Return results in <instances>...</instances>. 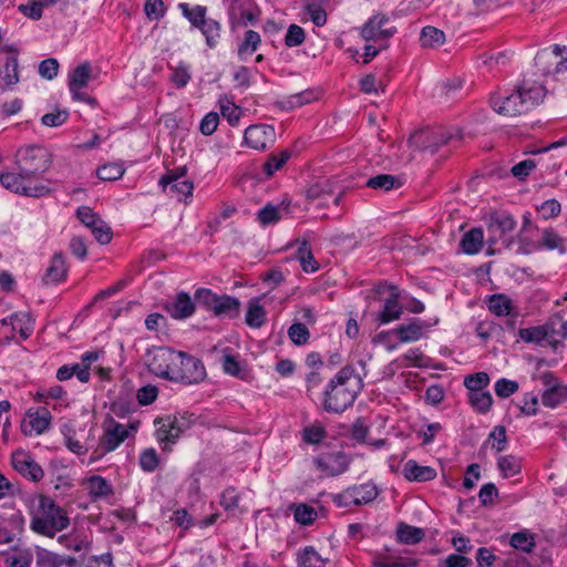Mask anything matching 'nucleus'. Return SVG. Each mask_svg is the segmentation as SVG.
Returning <instances> with one entry per match:
<instances>
[{"label": "nucleus", "mask_w": 567, "mask_h": 567, "mask_svg": "<svg viewBox=\"0 0 567 567\" xmlns=\"http://www.w3.org/2000/svg\"><path fill=\"white\" fill-rule=\"evenodd\" d=\"M14 164V172H0V184L6 189L34 198L51 193L49 182L42 178L52 164V155L45 147L28 145L19 148Z\"/></svg>", "instance_id": "f257e3e1"}, {"label": "nucleus", "mask_w": 567, "mask_h": 567, "mask_svg": "<svg viewBox=\"0 0 567 567\" xmlns=\"http://www.w3.org/2000/svg\"><path fill=\"white\" fill-rule=\"evenodd\" d=\"M76 216L83 225L91 229L97 243L106 245L112 240L111 227L89 206L79 207Z\"/></svg>", "instance_id": "9d476101"}, {"label": "nucleus", "mask_w": 567, "mask_h": 567, "mask_svg": "<svg viewBox=\"0 0 567 567\" xmlns=\"http://www.w3.org/2000/svg\"><path fill=\"white\" fill-rule=\"evenodd\" d=\"M125 173V168L121 163H110L97 168L96 175L102 181H117Z\"/></svg>", "instance_id": "3c124183"}, {"label": "nucleus", "mask_w": 567, "mask_h": 567, "mask_svg": "<svg viewBox=\"0 0 567 567\" xmlns=\"http://www.w3.org/2000/svg\"><path fill=\"white\" fill-rule=\"evenodd\" d=\"M497 466L504 477L517 475L522 470L520 458L515 455H504L497 461Z\"/></svg>", "instance_id": "de8ad7c7"}, {"label": "nucleus", "mask_w": 567, "mask_h": 567, "mask_svg": "<svg viewBox=\"0 0 567 567\" xmlns=\"http://www.w3.org/2000/svg\"><path fill=\"white\" fill-rule=\"evenodd\" d=\"M92 66L90 62L79 64L69 75V91L75 101L84 102L91 106H95L97 101L95 97L83 93L82 90L87 86L91 80Z\"/></svg>", "instance_id": "1a4fd4ad"}, {"label": "nucleus", "mask_w": 567, "mask_h": 567, "mask_svg": "<svg viewBox=\"0 0 567 567\" xmlns=\"http://www.w3.org/2000/svg\"><path fill=\"white\" fill-rule=\"evenodd\" d=\"M379 492L375 485L361 484L359 486H352L343 491L341 494L334 497V501L339 505L349 506L368 504L374 501Z\"/></svg>", "instance_id": "dca6fc26"}, {"label": "nucleus", "mask_w": 567, "mask_h": 567, "mask_svg": "<svg viewBox=\"0 0 567 567\" xmlns=\"http://www.w3.org/2000/svg\"><path fill=\"white\" fill-rule=\"evenodd\" d=\"M290 152L285 150L279 154L269 155L268 159L262 166V171L267 177H271L277 171H279L290 158Z\"/></svg>", "instance_id": "8fccbe9b"}, {"label": "nucleus", "mask_w": 567, "mask_h": 567, "mask_svg": "<svg viewBox=\"0 0 567 567\" xmlns=\"http://www.w3.org/2000/svg\"><path fill=\"white\" fill-rule=\"evenodd\" d=\"M69 267L62 252H55L48 266L42 281L44 285H59L66 280Z\"/></svg>", "instance_id": "393cba45"}, {"label": "nucleus", "mask_w": 567, "mask_h": 567, "mask_svg": "<svg viewBox=\"0 0 567 567\" xmlns=\"http://www.w3.org/2000/svg\"><path fill=\"white\" fill-rule=\"evenodd\" d=\"M404 477L410 482H427L436 477V471L426 465H420L414 460H409L403 468Z\"/></svg>", "instance_id": "c756f323"}, {"label": "nucleus", "mask_w": 567, "mask_h": 567, "mask_svg": "<svg viewBox=\"0 0 567 567\" xmlns=\"http://www.w3.org/2000/svg\"><path fill=\"white\" fill-rule=\"evenodd\" d=\"M389 22V18L384 14H375L371 17L360 30L361 38L369 41H384L386 42L396 32L395 28L385 29L384 25ZM386 48V43L382 45Z\"/></svg>", "instance_id": "ddd939ff"}, {"label": "nucleus", "mask_w": 567, "mask_h": 567, "mask_svg": "<svg viewBox=\"0 0 567 567\" xmlns=\"http://www.w3.org/2000/svg\"><path fill=\"white\" fill-rule=\"evenodd\" d=\"M172 82L176 87L181 89L187 85L190 80L189 66L185 63L178 64L171 75Z\"/></svg>", "instance_id": "774afa93"}, {"label": "nucleus", "mask_w": 567, "mask_h": 567, "mask_svg": "<svg viewBox=\"0 0 567 567\" xmlns=\"http://www.w3.org/2000/svg\"><path fill=\"white\" fill-rule=\"evenodd\" d=\"M536 386H542L543 390H567L566 386H561L558 378L551 372H542L534 375Z\"/></svg>", "instance_id": "4d7b16f0"}, {"label": "nucleus", "mask_w": 567, "mask_h": 567, "mask_svg": "<svg viewBox=\"0 0 567 567\" xmlns=\"http://www.w3.org/2000/svg\"><path fill=\"white\" fill-rule=\"evenodd\" d=\"M431 327V324L426 323L421 319H413L408 324L398 326L393 332H395L399 337V340L402 343H409L420 340L424 332Z\"/></svg>", "instance_id": "a878e982"}, {"label": "nucleus", "mask_w": 567, "mask_h": 567, "mask_svg": "<svg viewBox=\"0 0 567 567\" xmlns=\"http://www.w3.org/2000/svg\"><path fill=\"white\" fill-rule=\"evenodd\" d=\"M396 537L402 544L414 545L423 540L425 533L420 527L400 523L396 528Z\"/></svg>", "instance_id": "f704fd0d"}, {"label": "nucleus", "mask_w": 567, "mask_h": 567, "mask_svg": "<svg viewBox=\"0 0 567 567\" xmlns=\"http://www.w3.org/2000/svg\"><path fill=\"white\" fill-rule=\"evenodd\" d=\"M1 326H11L13 332H18L21 340H27L33 333L34 319L29 312H14L0 321Z\"/></svg>", "instance_id": "5701e85b"}, {"label": "nucleus", "mask_w": 567, "mask_h": 567, "mask_svg": "<svg viewBox=\"0 0 567 567\" xmlns=\"http://www.w3.org/2000/svg\"><path fill=\"white\" fill-rule=\"evenodd\" d=\"M351 379L355 381L357 386H362V379L351 365L343 367L337 375L330 380L329 386L334 390L337 386L346 385Z\"/></svg>", "instance_id": "49530a36"}, {"label": "nucleus", "mask_w": 567, "mask_h": 567, "mask_svg": "<svg viewBox=\"0 0 567 567\" xmlns=\"http://www.w3.org/2000/svg\"><path fill=\"white\" fill-rule=\"evenodd\" d=\"M545 95L546 89L542 83L525 79L511 93H492L489 105L499 115L517 116L539 105Z\"/></svg>", "instance_id": "f03ea898"}, {"label": "nucleus", "mask_w": 567, "mask_h": 567, "mask_svg": "<svg viewBox=\"0 0 567 567\" xmlns=\"http://www.w3.org/2000/svg\"><path fill=\"white\" fill-rule=\"evenodd\" d=\"M193 414L167 415L155 420L156 439L164 450L175 444L181 435L193 424Z\"/></svg>", "instance_id": "423d86ee"}, {"label": "nucleus", "mask_w": 567, "mask_h": 567, "mask_svg": "<svg viewBox=\"0 0 567 567\" xmlns=\"http://www.w3.org/2000/svg\"><path fill=\"white\" fill-rule=\"evenodd\" d=\"M178 357L179 351L166 347H156L147 350L145 362L153 374L163 378L164 374H167L169 364H174Z\"/></svg>", "instance_id": "9b49d317"}, {"label": "nucleus", "mask_w": 567, "mask_h": 567, "mask_svg": "<svg viewBox=\"0 0 567 567\" xmlns=\"http://www.w3.org/2000/svg\"><path fill=\"white\" fill-rule=\"evenodd\" d=\"M195 300L216 317L235 319L240 313V301L229 295H217L207 288L195 291Z\"/></svg>", "instance_id": "20e7f679"}, {"label": "nucleus", "mask_w": 567, "mask_h": 567, "mask_svg": "<svg viewBox=\"0 0 567 567\" xmlns=\"http://www.w3.org/2000/svg\"><path fill=\"white\" fill-rule=\"evenodd\" d=\"M484 241V233L480 227L472 228L464 234L461 240L462 250L467 255L477 254Z\"/></svg>", "instance_id": "2f4dec72"}, {"label": "nucleus", "mask_w": 567, "mask_h": 567, "mask_svg": "<svg viewBox=\"0 0 567 567\" xmlns=\"http://www.w3.org/2000/svg\"><path fill=\"white\" fill-rule=\"evenodd\" d=\"M316 99L312 91H302L296 94H291L281 101L277 102V105L285 111H291L297 107H301Z\"/></svg>", "instance_id": "4c0bfd02"}, {"label": "nucleus", "mask_w": 567, "mask_h": 567, "mask_svg": "<svg viewBox=\"0 0 567 567\" xmlns=\"http://www.w3.org/2000/svg\"><path fill=\"white\" fill-rule=\"evenodd\" d=\"M266 310L259 299L249 300L245 322L250 328H260L266 322Z\"/></svg>", "instance_id": "c9c22d12"}, {"label": "nucleus", "mask_w": 567, "mask_h": 567, "mask_svg": "<svg viewBox=\"0 0 567 567\" xmlns=\"http://www.w3.org/2000/svg\"><path fill=\"white\" fill-rule=\"evenodd\" d=\"M492 442L491 447L496 452H502L507 447L506 429L503 425L495 426L488 435L487 442Z\"/></svg>", "instance_id": "e2e57ef3"}, {"label": "nucleus", "mask_w": 567, "mask_h": 567, "mask_svg": "<svg viewBox=\"0 0 567 567\" xmlns=\"http://www.w3.org/2000/svg\"><path fill=\"white\" fill-rule=\"evenodd\" d=\"M159 186L171 196H175L179 202L186 200L193 196L194 184L190 179L179 181L176 173H167L158 181Z\"/></svg>", "instance_id": "f3484780"}, {"label": "nucleus", "mask_w": 567, "mask_h": 567, "mask_svg": "<svg viewBox=\"0 0 567 567\" xmlns=\"http://www.w3.org/2000/svg\"><path fill=\"white\" fill-rule=\"evenodd\" d=\"M179 370L175 371L174 382L183 385L198 384L206 378V370L203 362L184 352L183 363L178 365Z\"/></svg>", "instance_id": "f8f14e48"}, {"label": "nucleus", "mask_w": 567, "mask_h": 567, "mask_svg": "<svg viewBox=\"0 0 567 567\" xmlns=\"http://www.w3.org/2000/svg\"><path fill=\"white\" fill-rule=\"evenodd\" d=\"M553 333L548 326H536L519 329V338L527 343L543 344Z\"/></svg>", "instance_id": "72a5a7b5"}, {"label": "nucleus", "mask_w": 567, "mask_h": 567, "mask_svg": "<svg viewBox=\"0 0 567 567\" xmlns=\"http://www.w3.org/2000/svg\"><path fill=\"white\" fill-rule=\"evenodd\" d=\"M228 16L230 22H234L239 19L243 21L244 25H248L249 23H255L259 17V10L257 6L252 2V0H231Z\"/></svg>", "instance_id": "aec40b11"}, {"label": "nucleus", "mask_w": 567, "mask_h": 567, "mask_svg": "<svg viewBox=\"0 0 567 567\" xmlns=\"http://www.w3.org/2000/svg\"><path fill=\"white\" fill-rule=\"evenodd\" d=\"M288 337L296 346H302L308 342L310 332L303 323L296 322L289 327Z\"/></svg>", "instance_id": "680f3d73"}, {"label": "nucleus", "mask_w": 567, "mask_h": 567, "mask_svg": "<svg viewBox=\"0 0 567 567\" xmlns=\"http://www.w3.org/2000/svg\"><path fill=\"white\" fill-rule=\"evenodd\" d=\"M298 560L300 567H324V563L320 555L311 546L303 549L299 555Z\"/></svg>", "instance_id": "052dcab7"}, {"label": "nucleus", "mask_w": 567, "mask_h": 567, "mask_svg": "<svg viewBox=\"0 0 567 567\" xmlns=\"http://www.w3.org/2000/svg\"><path fill=\"white\" fill-rule=\"evenodd\" d=\"M258 221L264 225H272L281 219L280 208L278 206L267 204L257 214Z\"/></svg>", "instance_id": "6e6d98bb"}, {"label": "nucleus", "mask_w": 567, "mask_h": 567, "mask_svg": "<svg viewBox=\"0 0 567 567\" xmlns=\"http://www.w3.org/2000/svg\"><path fill=\"white\" fill-rule=\"evenodd\" d=\"M261 44V37L254 30H247L244 34V39L238 47V55L244 59L246 55H251L257 51Z\"/></svg>", "instance_id": "c03bdc74"}, {"label": "nucleus", "mask_w": 567, "mask_h": 567, "mask_svg": "<svg viewBox=\"0 0 567 567\" xmlns=\"http://www.w3.org/2000/svg\"><path fill=\"white\" fill-rule=\"evenodd\" d=\"M305 11L317 27H323L327 23V12L322 6L316 1L307 0Z\"/></svg>", "instance_id": "603ef678"}, {"label": "nucleus", "mask_w": 567, "mask_h": 567, "mask_svg": "<svg viewBox=\"0 0 567 567\" xmlns=\"http://www.w3.org/2000/svg\"><path fill=\"white\" fill-rule=\"evenodd\" d=\"M93 429L89 431L87 439L84 443H82L79 439H75L72 435H65V445L66 447L76 455H84L90 450L93 451L95 446H93L92 442L94 441V436L92 433Z\"/></svg>", "instance_id": "09e8293b"}, {"label": "nucleus", "mask_w": 567, "mask_h": 567, "mask_svg": "<svg viewBox=\"0 0 567 567\" xmlns=\"http://www.w3.org/2000/svg\"><path fill=\"white\" fill-rule=\"evenodd\" d=\"M245 144L254 150L264 151L276 141V132L272 125L254 124L244 133Z\"/></svg>", "instance_id": "4468645a"}, {"label": "nucleus", "mask_w": 567, "mask_h": 567, "mask_svg": "<svg viewBox=\"0 0 567 567\" xmlns=\"http://www.w3.org/2000/svg\"><path fill=\"white\" fill-rule=\"evenodd\" d=\"M140 466L141 468L146 473L154 472L158 464H159V457L155 449L150 447L145 449L140 454Z\"/></svg>", "instance_id": "864d4df0"}, {"label": "nucleus", "mask_w": 567, "mask_h": 567, "mask_svg": "<svg viewBox=\"0 0 567 567\" xmlns=\"http://www.w3.org/2000/svg\"><path fill=\"white\" fill-rule=\"evenodd\" d=\"M50 424V413L48 410L27 411L25 417L21 422V431L24 435L42 434Z\"/></svg>", "instance_id": "412c9836"}, {"label": "nucleus", "mask_w": 567, "mask_h": 567, "mask_svg": "<svg viewBox=\"0 0 567 567\" xmlns=\"http://www.w3.org/2000/svg\"><path fill=\"white\" fill-rule=\"evenodd\" d=\"M144 12L150 20H159L165 16V6L163 0H146Z\"/></svg>", "instance_id": "69168bd1"}, {"label": "nucleus", "mask_w": 567, "mask_h": 567, "mask_svg": "<svg viewBox=\"0 0 567 567\" xmlns=\"http://www.w3.org/2000/svg\"><path fill=\"white\" fill-rule=\"evenodd\" d=\"M165 309L174 319H186L194 313L195 305L187 292L181 291L174 301L166 305Z\"/></svg>", "instance_id": "bb28decb"}, {"label": "nucleus", "mask_w": 567, "mask_h": 567, "mask_svg": "<svg viewBox=\"0 0 567 567\" xmlns=\"http://www.w3.org/2000/svg\"><path fill=\"white\" fill-rule=\"evenodd\" d=\"M198 30L205 37L206 44L214 49L219 42L220 33H221V24L214 19H207Z\"/></svg>", "instance_id": "79ce46f5"}, {"label": "nucleus", "mask_w": 567, "mask_h": 567, "mask_svg": "<svg viewBox=\"0 0 567 567\" xmlns=\"http://www.w3.org/2000/svg\"><path fill=\"white\" fill-rule=\"evenodd\" d=\"M306 40L305 30L298 24H290L285 35V44L288 48L301 45Z\"/></svg>", "instance_id": "0e129e2a"}, {"label": "nucleus", "mask_w": 567, "mask_h": 567, "mask_svg": "<svg viewBox=\"0 0 567 567\" xmlns=\"http://www.w3.org/2000/svg\"><path fill=\"white\" fill-rule=\"evenodd\" d=\"M471 405L481 413L489 410L493 400L489 392H468Z\"/></svg>", "instance_id": "bf43d9fd"}, {"label": "nucleus", "mask_w": 567, "mask_h": 567, "mask_svg": "<svg viewBox=\"0 0 567 567\" xmlns=\"http://www.w3.org/2000/svg\"><path fill=\"white\" fill-rule=\"evenodd\" d=\"M289 508L293 513L295 520L303 526L313 524L318 517L316 508L305 503L291 504Z\"/></svg>", "instance_id": "a19ab883"}, {"label": "nucleus", "mask_w": 567, "mask_h": 567, "mask_svg": "<svg viewBox=\"0 0 567 567\" xmlns=\"http://www.w3.org/2000/svg\"><path fill=\"white\" fill-rule=\"evenodd\" d=\"M355 392H322L319 402L327 412L342 413L353 404Z\"/></svg>", "instance_id": "6ab92c4d"}, {"label": "nucleus", "mask_w": 567, "mask_h": 567, "mask_svg": "<svg viewBox=\"0 0 567 567\" xmlns=\"http://www.w3.org/2000/svg\"><path fill=\"white\" fill-rule=\"evenodd\" d=\"M295 258L300 262L305 272H315L319 268V265L312 255L311 247L306 240L299 245L295 252Z\"/></svg>", "instance_id": "58836bf2"}, {"label": "nucleus", "mask_w": 567, "mask_h": 567, "mask_svg": "<svg viewBox=\"0 0 567 567\" xmlns=\"http://www.w3.org/2000/svg\"><path fill=\"white\" fill-rule=\"evenodd\" d=\"M538 213L544 219L555 218L561 212L560 203L555 199H547L537 207Z\"/></svg>", "instance_id": "338daca9"}, {"label": "nucleus", "mask_w": 567, "mask_h": 567, "mask_svg": "<svg viewBox=\"0 0 567 567\" xmlns=\"http://www.w3.org/2000/svg\"><path fill=\"white\" fill-rule=\"evenodd\" d=\"M318 470L329 476H337L344 473L350 465L351 458L342 451L320 454L315 458Z\"/></svg>", "instance_id": "2eb2a0df"}, {"label": "nucleus", "mask_w": 567, "mask_h": 567, "mask_svg": "<svg viewBox=\"0 0 567 567\" xmlns=\"http://www.w3.org/2000/svg\"><path fill=\"white\" fill-rule=\"evenodd\" d=\"M0 79L4 83V86H0V93H3L7 87L19 82L18 58L16 54L6 59L3 65L0 68Z\"/></svg>", "instance_id": "7c9ffc66"}, {"label": "nucleus", "mask_w": 567, "mask_h": 567, "mask_svg": "<svg viewBox=\"0 0 567 567\" xmlns=\"http://www.w3.org/2000/svg\"><path fill=\"white\" fill-rule=\"evenodd\" d=\"M69 525L70 518L65 511L58 506L51 497L41 495L37 512L31 517L30 528L39 535L53 538Z\"/></svg>", "instance_id": "7ed1b4c3"}, {"label": "nucleus", "mask_w": 567, "mask_h": 567, "mask_svg": "<svg viewBox=\"0 0 567 567\" xmlns=\"http://www.w3.org/2000/svg\"><path fill=\"white\" fill-rule=\"evenodd\" d=\"M105 352L102 349L86 351L81 355V361L72 364H64L56 371V379L59 381H66L73 377L85 383L90 380L91 370L93 364L97 363Z\"/></svg>", "instance_id": "6e6552de"}, {"label": "nucleus", "mask_w": 567, "mask_h": 567, "mask_svg": "<svg viewBox=\"0 0 567 567\" xmlns=\"http://www.w3.org/2000/svg\"><path fill=\"white\" fill-rule=\"evenodd\" d=\"M402 182L399 177L390 175V174H380L373 177H370L365 182V186L372 189H381V190H391L394 188L401 187Z\"/></svg>", "instance_id": "ea45409f"}, {"label": "nucleus", "mask_w": 567, "mask_h": 567, "mask_svg": "<svg viewBox=\"0 0 567 567\" xmlns=\"http://www.w3.org/2000/svg\"><path fill=\"white\" fill-rule=\"evenodd\" d=\"M332 197V202L334 205H339L342 198V193H338L333 196V190L329 181H323L310 185L306 189V198L310 203L318 202V207H326L328 205V199Z\"/></svg>", "instance_id": "4be33fe9"}, {"label": "nucleus", "mask_w": 567, "mask_h": 567, "mask_svg": "<svg viewBox=\"0 0 567 567\" xmlns=\"http://www.w3.org/2000/svg\"><path fill=\"white\" fill-rule=\"evenodd\" d=\"M103 434L92 451L90 462L101 460L107 453L115 451L130 435L125 425L113 419L103 423Z\"/></svg>", "instance_id": "39448f33"}, {"label": "nucleus", "mask_w": 567, "mask_h": 567, "mask_svg": "<svg viewBox=\"0 0 567 567\" xmlns=\"http://www.w3.org/2000/svg\"><path fill=\"white\" fill-rule=\"evenodd\" d=\"M539 249L558 250L560 254L566 252L565 239L558 235L553 228H546L542 233V239L538 243Z\"/></svg>", "instance_id": "e433bc0d"}, {"label": "nucleus", "mask_w": 567, "mask_h": 567, "mask_svg": "<svg viewBox=\"0 0 567 567\" xmlns=\"http://www.w3.org/2000/svg\"><path fill=\"white\" fill-rule=\"evenodd\" d=\"M13 468L23 477L39 482L44 476L42 467L25 452L18 451L12 454Z\"/></svg>", "instance_id": "a211bd4d"}, {"label": "nucleus", "mask_w": 567, "mask_h": 567, "mask_svg": "<svg viewBox=\"0 0 567 567\" xmlns=\"http://www.w3.org/2000/svg\"><path fill=\"white\" fill-rule=\"evenodd\" d=\"M83 485L93 502L109 497L114 493L111 483L101 475H92L87 477Z\"/></svg>", "instance_id": "cd10ccee"}, {"label": "nucleus", "mask_w": 567, "mask_h": 567, "mask_svg": "<svg viewBox=\"0 0 567 567\" xmlns=\"http://www.w3.org/2000/svg\"><path fill=\"white\" fill-rule=\"evenodd\" d=\"M178 9L181 10L184 18L188 20V22L192 24V27L198 29L208 18L207 14V7L196 4L194 7H190L188 3L181 2L178 4Z\"/></svg>", "instance_id": "473e14b6"}, {"label": "nucleus", "mask_w": 567, "mask_h": 567, "mask_svg": "<svg viewBox=\"0 0 567 567\" xmlns=\"http://www.w3.org/2000/svg\"><path fill=\"white\" fill-rule=\"evenodd\" d=\"M511 546H513L516 549H520L525 553H530L533 548L535 547V542L533 536L527 532H518L515 533L511 537L509 542Z\"/></svg>", "instance_id": "13d9d810"}, {"label": "nucleus", "mask_w": 567, "mask_h": 567, "mask_svg": "<svg viewBox=\"0 0 567 567\" xmlns=\"http://www.w3.org/2000/svg\"><path fill=\"white\" fill-rule=\"evenodd\" d=\"M420 41L423 48L440 47L445 42V34L442 30L427 25L422 29Z\"/></svg>", "instance_id": "a18cd8bd"}, {"label": "nucleus", "mask_w": 567, "mask_h": 567, "mask_svg": "<svg viewBox=\"0 0 567 567\" xmlns=\"http://www.w3.org/2000/svg\"><path fill=\"white\" fill-rule=\"evenodd\" d=\"M516 227V220L513 216L507 214H499L496 216H493L487 230L488 231H501V237H504L503 239V248H508L511 244L509 236L513 233V230Z\"/></svg>", "instance_id": "c85d7f7f"}, {"label": "nucleus", "mask_w": 567, "mask_h": 567, "mask_svg": "<svg viewBox=\"0 0 567 567\" xmlns=\"http://www.w3.org/2000/svg\"><path fill=\"white\" fill-rule=\"evenodd\" d=\"M488 310L497 317L508 316L512 312V300L503 295L496 293L489 297L487 302Z\"/></svg>", "instance_id": "37998d69"}, {"label": "nucleus", "mask_w": 567, "mask_h": 567, "mask_svg": "<svg viewBox=\"0 0 567 567\" xmlns=\"http://www.w3.org/2000/svg\"><path fill=\"white\" fill-rule=\"evenodd\" d=\"M489 375L484 372H476L464 378L463 384L466 390H484L489 384Z\"/></svg>", "instance_id": "5fc2aeb1"}, {"label": "nucleus", "mask_w": 567, "mask_h": 567, "mask_svg": "<svg viewBox=\"0 0 567 567\" xmlns=\"http://www.w3.org/2000/svg\"><path fill=\"white\" fill-rule=\"evenodd\" d=\"M535 66L542 75L567 72V45L553 44L537 52Z\"/></svg>", "instance_id": "0eeeda50"}, {"label": "nucleus", "mask_w": 567, "mask_h": 567, "mask_svg": "<svg viewBox=\"0 0 567 567\" xmlns=\"http://www.w3.org/2000/svg\"><path fill=\"white\" fill-rule=\"evenodd\" d=\"M401 291L398 287L391 288V296L384 299L383 308L377 317L380 324H386L401 318L403 313L402 307L399 302Z\"/></svg>", "instance_id": "b1692460"}]
</instances>
